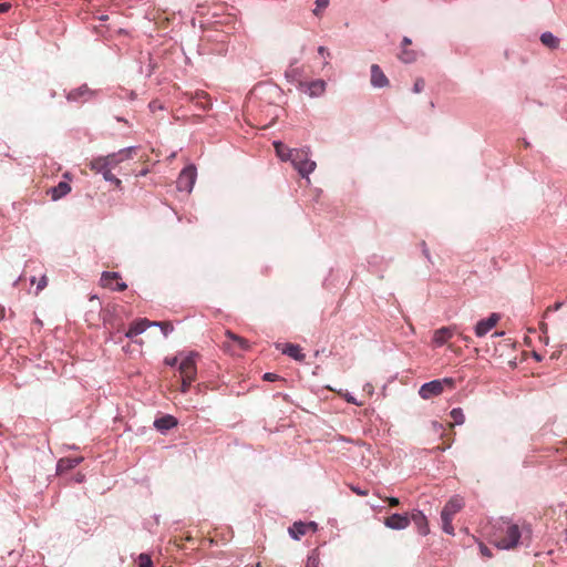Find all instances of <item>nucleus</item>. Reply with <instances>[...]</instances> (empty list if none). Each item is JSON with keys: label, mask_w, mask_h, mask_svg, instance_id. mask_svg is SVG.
<instances>
[{"label": "nucleus", "mask_w": 567, "mask_h": 567, "mask_svg": "<svg viewBox=\"0 0 567 567\" xmlns=\"http://www.w3.org/2000/svg\"><path fill=\"white\" fill-rule=\"evenodd\" d=\"M136 152L135 147H128L118 151L117 153L110 154L107 156H101L97 158H94L90 163V168L92 171H103V169H113L115 168L120 163L124 162L125 159H128L132 157L133 153Z\"/></svg>", "instance_id": "1"}, {"label": "nucleus", "mask_w": 567, "mask_h": 567, "mask_svg": "<svg viewBox=\"0 0 567 567\" xmlns=\"http://www.w3.org/2000/svg\"><path fill=\"white\" fill-rule=\"evenodd\" d=\"M453 385H454V380L451 378L433 380L431 382L424 383L420 388L419 394L422 399L429 400V399L440 395L444 391L445 386L453 388Z\"/></svg>", "instance_id": "2"}, {"label": "nucleus", "mask_w": 567, "mask_h": 567, "mask_svg": "<svg viewBox=\"0 0 567 567\" xmlns=\"http://www.w3.org/2000/svg\"><path fill=\"white\" fill-rule=\"evenodd\" d=\"M291 164L302 177H308L317 166L316 162L309 158L308 151L303 148L296 151Z\"/></svg>", "instance_id": "3"}, {"label": "nucleus", "mask_w": 567, "mask_h": 567, "mask_svg": "<svg viewBox=\"0 0 567 567\" xmlns=\"http://www.w3.org/2000/svg\"><path fill=\"white\" fill-rule=\"evenodd\" d=\"M520 535L518 525L508 524L504 529V536L497 538L495 544L502 549H512L518 544Z\"/></svg>", "instance_id": "4"}, {"label": "nucleus", "mask_w": 567, "mask_h": 567, "mask_svg": "<svg viewBox=\"0 0 567 567\" xmlns=\"http://www.w3.org/2000/svg\"><path fill=\"white\" fill-rule=\"evenodd\" d=\"M196 181V168L193 165L185 167L177 178V189L181 192L190 193Z\"/></svg>", "instance_id": "5"}, {"label": "nucleus", "mask_w": 567, "mask_h": 567, "mask_svg": "<svg viewBox=\"0 0 567 567\" xmlns=\"http://www.w3.org/2000/svg\"><path fill=\"white\" fill-rule=\"evenodd\" d=\"M196 353H190L189 355L185 357L182 362L179 363V374L181 378H186L187 380H195L197 375V368H196Z\"/></svg>", "instance_id": "6"}, {"label": "nucleus", "mask_w": 567, "mask_h": 567, "mask_svg": "<svg viewBox=\"0 0 567 567\" xmlns=\"http://www.w3.org/2000/svg\"><path fill=\"white\" fill-rule=\"evenodd\" d=\"M101 286L112 290L124 291L127 286L122 281L120 274L105 271L101 276Z\"/></svg>", "instance_id": "7"}, {"label": "nucleus", "mask_w": 567, "mask_h": 567, "mask_svg": "<svg viewBox=\"0 0 567 567\" xmlns=\"http://www.w3.org/2000/svg\"><path fill=\"white\" fill-rule=\"evenodd\" d=\"M299 90L309 94L311 97L319 96L326 90V82L323 80H316L311 82L299 81Z\"/></svg>", "instance_id": "8"}, {"label": "nucleus", "mask_w": 567, "mask_h": 567, "mask_svg": "<svg viewBox=\"0 0 567 567\" xmlns=\"http://www.w3.org/2000/svg\"><path fill=\"white\" fill-rule=\"evenodd\" d=\"M384 525L391 529H405L410 525V516L408 514H392L384 518Z\"/></svg>", "instance_id": "9"}, {"label": "nucleus", "mask_w": 567, "mask_h": 567, "mask_svg": "<svg viewBox=\"0 0 567 567\" xmlns=\"http://www.w3.org/2000/svg\"><path fill=\"white\" fill-rule=\"evenodd\" d=\"M499 315L492 313L487 319L481 320L475 326V334L477 337H484L489 332L498 322Z\"/></svg>", "instance_id": "10"}, {"label": "nucleus", "mask_w": 567, "mask_h": 567, "mask_svg": "<svg viewBox=\"0 0 567 567\" xmlns=\"http://www.w3.org/2000/svg\"><path fill=\"white\" fill-rule=\"evenodd\" d=\"M155 323V321H150L146 318L135 320L134 322L131 323L128 330L125 332V337L133 339L134 337L143 333L147 328L152 327Z\"/></svg>", "instance_id": "11"}, {"label": "nucleus", "mask_w": 567, "mask_h": 567, "mask_svg": "<svg viewBox=\"0 0 567 567\" xmlns=\"http://www.w3.org/2000/svg\"><path fill=\"white\" fill-rule=\"evenodd\" d=\"M464 506L463 498L460 496L452 497L443 507L441 516L454 517Z\"/></svg>", "instance_id": "12"}, {"label": "nucleus", "mask_w": 567, "mask_h": 567, "mask_svg": "<svg viewBox=\"0 0 567 567\" xmlns=\"http://www.w3.org/2000/svg\"><path fill=\"white\" fill-rule=\"evenodd\" d=\"M371 84L374 87H384L389 85V80L378 64L371 65Z\"/></svg>", "instance_id": "13"}, {"label": "nucleus", "mask_w": 567, "mask_h": 567, "mask_svg": "<svg viewBox=\"0 0 567 567\" xmlns=\"http://www.w3.org/2000/svg\"><path fill=\"white\" fill-rule=\"evenodd\" d=\"M454 336V329L451 327H443L434 331L433 343L436 347L445 344Z\"/></svg>", "instance_id": "14"}, {"label": "nucleus", "mask_w": 567, "mask_h": 567, "mask_svg": "<svg viewBox=\"0 0 567 567\" xmlns=\"http://www.w3.org/2000/svg\"><path fill=\"white\" fill-rule=\"evenodd\" d=\"M411 520H413V523L415 524V526L421 535L429 534L430 529H429L427 519L422 512L416 511V512L412 513V515L410 516V522Z\"/></svg>", "instance_id": "15"}, {"label": "nucleus", "mask_w": 567, "mask_h": 567, "mask_svg": "<svg viewBox=\"0 0 567 567\" xmlns=\"http://www.w3.org/2000/svg\"><path fill=\"white\" fill-rule=\"evenodd\" d=\"M274 147L276 150L277 156L284 162H287V161L291 162L292 157L295 156L296 151H298L297 148L287 147L284 143H281L279 141L274 142Z\"/></svg>", "instance_id": "16"}, {"label": "nucleus", "mask_w": 567, "mask_h": 567, "mask_svg": "<svg viewBox=\"0 0 567 567\" xmlns=\"http://www.w3.org/2000/svg\"><path fill=\"white\" fill-rule=\"evenodd\" d=\"M177 425V420L173 415H164L159 419H156L154 422V426L158 431H167Z\"/></svg>", "instance_id": "17"}, {"label": "nucleus", "mask_w": 567, "mask_h": 567, "mask_svg": "<svg viewBox=\"0 0 567 567\" xmlns=\"http://www.w3.org/2000/svg\"><path fill=\"white\" fill-rule=\"evenodd\" d=\"M71 192V186L66 182H60L50 193L53 200H58Z\"/></svg>", "instance_id": "18"}, {"label": "nucleus", "mask_w": 567, "mask_h": 567, "mask_svg": "<svg viewBox=\"0 0 567 567\" xmlns=\"http://www.w3.org/2000/svg\"><path fill=\"white\" fill-rule=\"evenodd\" d=\"M282 353L289 355L290 358H293L297 361H303L306 355L301 353V348L297 344L287 343L285 344V348L282 349Z\"/></svg>", "instance_id": "19"}, {"label": "nucleus", "mask_w": 567, "mask_h": 567, "mask_svg": "<svg viewBox=\"0 0 567 567\" xmlns=\"http://www.w3.org/2000/svg\"><path fill=\"white\" fill-rule=\"evenodd\" d=\"M81 462V458H78V457H64V458H61L59 462H58V466H56V470L58 472L62 473V472H65V471H69L71 468H74L75 466H78Z\"/></svg>", "instance_id": "20"}, {"label": "nucleus", "mask_w": 567, "mask_h": 567, "mask_svg": "<svg viewBox=\"0 0 567 567\" xmlns=\"http://www.w3.org/2000/svg\"><path fill=\"white\" fill-rule=\"evenodd\" d=\"M288 532H289V535L296 540H299L303 535L307 534L305 523H302V522H295L289 527Z\"/></svg>", "instance_id": "21"}, {"label": "nucleus", "mask_w": 567, "mask_h": 567, "mask_svg": "<svg viewBox=\"0 0 567 567\" xmlns=\"http://www.w3.org/2000/svg\"><path fill=\"white\" fill-rule=\"evenodd\" d=\"M542 43L549 49H557L559 47V39L550 32H544L540 35Z\"/></svg>", "instance_id": "22"}, {"label": "nucleus", "mask_w": 567, "mask_h": 567, "mask_svg": "<svg viewBox=\"0 0 567 567\" xmlns=\"http://www.w3.org/2000/svg\"><path fill=\"white\" fill-rule=\"evenodd\" d=\"M286 78L291 82V83H295L297 85V87L299 89V81H301V70L297 66H290L287 71H286Z\"/></svg>", "instance_id": "23"}, {"label": "nucleus", "mask_w": 567, "mask_h": 567, "mask_svg": "<svg viewBox=\"0 0 567 567\" xmlns=\"http://www.w3.org/2000/svg\"><path fill=\"white\" fill-rule=\"evenodd\" d=\"M226 336H227V338L233 340L238 346V348L240 350H248L250 348L248 340H246L245 338L239 337V336L233 333L231 331H227Z\"/></svg>", "instance_id": "24"}, {"label": "nucleus", "mask_w": 567, "mask_h": 567, "mask_svg": "<svg viewBox=\"0 0 567 567\" xmlns=\"http://www.w3.org/2000/svg\"><path fill=\"white\" fill-rule=\"evenodd\" d=\"M399 58L404 63H412L416 60L417 54L414 50H409L406 48H403Z\"/></svg>", "instance_id": "25"}, {"label": "nucleus", "mask_w": 567, "mask_h": 567, "mask_svg": "<svg viewBox=\"0 0 567 567\" xmlns=\"http://www.w3.org/2000/svg\"><path fill=\"white\" fill-rule=\"evenodd\" d=\"M450 415H451V417H452V420H453L454 424H458V425H461V424H463V423H464V421H465V416H464V414H463V411H462V409H460V408H455V409H453V410L451 411Z\"/></svg>", "instance_id": "26"}, {"label": "nucleus", "mask_w": 567, "mask_h": 567, "mask_svg": "<svg viewBox=\"0 0 567 567\" xmlns=\"http://www.w3.org/2000/svg\"><path fill=\"white\" fill-rule=\"evenodd\" d=\"M442 518V528L443 530L449 534V535H453L454 534V527L452 525V520L453 518L452 517H447V516H441Z\"/></svg>", "instance_id": "27"}, {"label": "nucleus", "mask_w": 567, "mask_h": 567, "mask_svg": "<svg viewBox=\"0 0 567 567\" xmlns=\"http://www.w3.org/2000/svg\"><path fill=\"white\" fill-rule=\"evenodd\" d=\"M111 171H112V169H107V168H106V169H103V171H94V172H95V173H101V174H103V177H104V179H105V181L112 182V183H114L116 186H120V185H121V181H120L117 177H115V176L112 174V172H111Z\"/></svg>", "instance_id": "28"}, {"label": "nucleus", "mask_w": 567, "mask_h": 567, "mask_svg": "<svg viewBox=\"0 0 567 567\" xmlns=\"http://www.w3.org/2000/svg\"><path fill=\"white\" fill-rule=\"evenodd\" d=\"M319 565H320L319 554L315 550L308 556L306 567H319Z\"/></svg>", "instance_id": "29"}, {"label": "nucleus", "mask_w": 567, "mask_h": 567, "mask_svg": "<svg viewBox=\"0 0 567 567\" xmlns=\"http://www.w3.org/2000/svg\"><path fill=\"white\" fill-rule=\"evenodd\" d=\"M155 322L156 323L154 326H158L165 337L174 330V327H173L172 322H169V321H155Z\"/></svg>", "instance_id": "30"}, {"label": "nucleus", "mask_w": 567, "mask_h": 567, "mask_svg": "<svg viewBox=\"0 0 567 567\" xmlns=\"http://www.w3.org/2000/svg\"><path fill=\"white\" fill-rule=\"evenodd\" d=\"M138 567H153L152 559L147 554H141L138 556Z\"/></svg>", "instance_id": "31"}, {"label": "nucleus", "mask_w": 567, "mask_h": 567, "mask_svg": "<svg viewBox=\"0 0 567 567\" xmlns=\"http://www.w3.org/2000/svg\"><path fill=\"white\" fill-rule=\"evenodd\" d=\"M329 6V0H316V8L313 14L319 16L321 10H324Z\"/></svg>", "instance_id": "32"}, {"label": "nucleus", "mask_w": 567, "mask_h": 567, "mask_svg": "<svg viewBox=\"0 0 567 567\" xmlns=\"http://www.w3.org/2000/svg\"><path fill=\"white\" fill-rule=\"evenodd\" d=\"M424 86H425L424 80L419 78L414 82L413 92L414 93H421L424 90Z\"/></svg>", "instance_id": "33"}, {"label": "nucleus", "mask_w": 567, "mask_h": 567, "mask_svg": "<svg viewBox=\"0 0 567 567\" xmlns=\"http://www.w3.org/2000/svg\"><path fill=\"white\" fill-rule=\"evenodd\" d=\"M194 380H187L186 378H182L181 392L186 393L189 390V386Z\"/></svg>", "instance_id": "34"}, {"label": "nucleus", "mask_w": 567, "mask_h": 567, "mask_svg": "<svg viewBox=\"0 0 567 567\" xmlns=\"http://www.w3.org/2000/svg\"><path fill=\"white\" fill-rule=\"evenodd\" d=\"M421 247H422V252H423L424 257H425L430 262H433V261H432V259H431L430 250H429V248H427L426 243H425V241H422Z\"/></svg>", "instance_id": "35"}, {"label": "nucleus", "mask_w": 567, "mask_h": 567, "mask_svg": "<svg viewBox=\"0 0 567 567\" xmlns=\"http://www.w3.org/2000/svg\"><path fill=\"white\" fill-rule=\"evenodd\" d=\"M47 285H48V278L45 276H42L37 286V290H38L37 292L43 290L47 287Z\"/></svg>", "instance_id": "36"}, {"label": "nucleus", "mask_w": 567, "mask_h": 567, "mask_svg": "<svg viewBox=\"0 0 567 567\" xmlns=\"http://www.w3.org/2000/svg\"><path fill=\"white\" fill-rule=\"evenodd\" d=\"M82 94H83L82 90L70 92L68 95V100H76L78 96H80Z\"/></svg>", "instance_id": "37"}, {"label": "nucleus", "mask_w": 567, "mask_h": 567, "mask_svg": "<svg viewBox=\"0 0 567 567\" xmlns=\"http://www.w3.org/2000/svg\"><path fill=\"white\" fill-rule=\"evenodd\" d=\"M386 501L391 507H395L400 504V501L396 497H388Z\"/></svg>", "instance_id": "38"}, {"label": "nucleus", "mask_w": 567, "mask_h": 567, "mask_svg": "<svg viewBox=\"0 0 567 567\" xmlns=\"http://www.w3.org/2000/svg\"><path fill=\"white\" fill-rule=\"evenodd\" d=\"M480 548H481L482 555H484L486 557H491L492 556L491 550L485 545L481 544Z\"/></svg>", "instance_id": "39"}, {"label": "nucleus", "mask_w": 567, "mask_h": 567, "mask_svg": "<svg viewBox=\"0 0 567 567\" xmlns=\"http://www.w3.org/2000/svg\"><path fill=\"white\" fill-rule=\"evenodd\" d=\"M305 526H306L307 532L308 530H312V532L317 530V523H315V522L305 523Z\"/></svg>", "instance_id": "40"}, {"label": "nucleus", "mask_w": 567, "mask_h": 567, "mask_svg": "<svg viewBox=\"0 0 567 567\" xmlns=\"http://www.w3.org/2000/svg\"><path fill=\"white\" fill-rule=\"evenodd\" d=\"M277 379H278V375L275 373H265V375H264V380H267V381H275Z\"/></svg>", "instance_id": "41"}, {"label": "nucleus", "mask_w": 567, "mask_h": 567, "mask_svg": "<svg viewBox=\"0 0 567 567\" xmlns=\"http://www.w3.org/2000/svg\"><path fill=\"white\" fill-rule=\"evenodd\" d=\"M352 491H353L355 494L360 495V496H365V495H368V491H367V489H361V488H359V487H352Z\"/></svg>", "instance_id": "42"}, {"label": "nucleus", "mask_w": 567, "mask_h": 567, "mask_svg": "<svg viewBox=\"0 0 567 567\" xmlns=\"http://www.w3.org/2000/svg\"><path fill=\"white\" fill-rule=\"evenodd\" d=\"M11 8V4L8 2L0 3V13L7 12Z\"/></svg>", "instance_id": "43"}, {"label": "nucleus", "mask_w": 567, "mask_h": 567, "mask_svg": "<svg viewBox=\"0 0 567 567\" xmlns=\"http://www.w3.org/2000/svg\"><path fill=\"white\" fill-rule=\"evenodd\" d=\"M412 43L411 39L408 37H404L402 40V47L408 48Z\"/></svg>", "instance_id": "44"}, {"label": "nucleus", "mask_w": 567, "mask_h": 567, "mask_svg": "<svg viewBox=\"0 0 567 567\" xmlns=\"http://www.w3.org/2000/svg\"><path fill=\"white\" fill-rule=\"evenodd\" d=\"M560 307H561V303H560V302H556L554 306L548 307V308H547V311H551V310L556 311V310H558Z\"/></svg>", "instance_id": "45"}, {"label": "nucleus", "mask_w": 567, "mask_h": 567, "mask_svg": "<svg viewBox=\"0 0 567 567\" xmlns=\"http://www.w3.org/2000/svg\"><path fill=\"white\" fill-rule=\"evenodd\" d=\"M165 362H166V364H168V365H175V364H176V362H177V358H172V359H168V358H167V359L165 360Z\"/></svg>", "instance_id": "46"}, {"label": "nucleus", "mask_w": 567, "mask_h": 567, "mask_svg": "<svg viewBox=\"0 0 567 567\" xmlns=\"http://www.w3.org/2000/svg\"><path fill=\"white\" fill-rule=\"evenodd\" d=\"M318 52L319 54L323 55L324 53H327V49L324 47H319Z\"/></svg>", "instance_id": "47"}, {"label": "nucleus", "mask_w": 567, "mask_h": 567, "mask_svg": "<svg viewBox=\"0 0 567 567\" xmlns=\"http://www.w3.org/2000/svg\"><path fill=\"white\" fill-rule=\"evenodd\" d=\"M347 401L351 403H355L354 399L352 396H347Z\"/></svg>", "instance_id": "48"}, {"label": "nucleus", "mask_w": 567, "mask_h": 567, "mask_svg": "<svg viewBox=\"0 0 567 567\" xmlns=\"http://www.w3.org/2000/svg\"><path fill=\"white\" fill-rule=\"evenodd\" d=\"M546 329H547L546 324H545V323H543V324H542V330H543V331H546Z\"/></svg>", "instance_id": "49"}]
</instances>
